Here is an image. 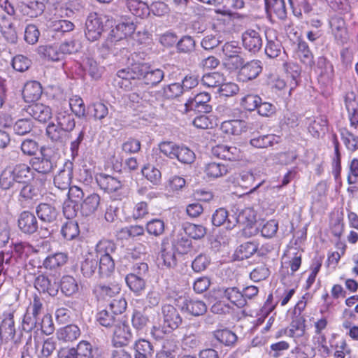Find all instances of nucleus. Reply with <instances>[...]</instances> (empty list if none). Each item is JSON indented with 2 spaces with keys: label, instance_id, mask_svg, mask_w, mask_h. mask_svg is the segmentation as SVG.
Returning a JSON list of instances; mask_svg holds the SVG:
<instances>
[{
  "label": "nucleus",
  "instance_id": "nucleus-1",
  "mask_svg": "<svg viewBox=\"0 0 358 358\" xmlns=\"http://www.w3.org/2000/svg\"><path fill=\"white\" fill-rule=\"evenodd\" d=\"M164 78V72L162 69H154L148 63L138 62L119 70L114 78L113 85L129 90L135 86H156Z\"/></svg>",
  "mask_w": 358,
  "mask_h": 358
},
{
  "label": "nucleus",
  "instance_id": "nucleus-2",
  "mask_svg": "<svg viewBox=\"0 0 358 358\" xmlns=\"http://www.w3.org/2000/svg\"><path fill=\"white\" fill-rule=\"evenodd\" d=\"M164 323L162 327H153L152 334L157 338H162L163 335L171 333L177 329L182 322V318L178 312L171 305H165L162 307Z\"/></svg>",
  "mask_w": 358,
  "mask_h": 358
},
{
  "label": "nucleus",
  "instance_id": "nucleus-3",
  "mask_svg": "<svg viewBox=\"0 0 358 358\" xmlns=\"http://www.w3.org/2000/svg\"><path fill=\"white\" fill-rule=\"evenodd\" d=\"M103 31V18L96 13H90L85 22V34L90 41L98 40Z\"/></svg>",
  "mask_w": 358,
  "mask_h": 358
},
{
  "label": "nucleus",
  "instance_id": "nucleus-4",
  "mask_svg": "<svg viewBox=\"0 0 358 358\" xmlns=\"http://www.w3.org/2000/svg\"><path fill=\"white\" fill-rule=\"evenodd\" d=\"M55 120L62 129L69 134L75 129L76 120L74 115L68 108L66 101L62 102L61 106L57 108L55 113Z\"/></svg>",
  "mask_w": 358,
  "mask_h": 358
},
{
  "label": "nucleus",
  "instance_id": "nucleus-5",
  "mask_svg": "<svg viewBox=\"0 0 358 358\" xmlns=\"http://www.w3.org/2000/svg\"><path fill=\"white\" fill-rule=\"evenodd\" d=\"M17 22L11 15H0V31L5 40L10 43H15L17 41Z\"/></svg>",
  "mask_w": 358,
  "mask_h": 358
},
{
  "label": "nucleus",
  "instance_id": "nucleus-6",
  "mask_svg": "<svg viewBox=\"0 0 358 358\" xmlns=\"http://www.w3.org/2000/svg\"><path fill=\"white\" fill-rule=\"evenodd\" d=\"M29 164L34 171L41 174V177L45 178L56 166V163L51 157L41 152V156L33 157L30 159Z\"/></svg>",
  "mask_w": 358,
  "mask_h": 358
},
{
  "label": "nucleus",
  "instance_id": "nucleus-7",
  "mask_svg": "<svg viewBox=\"0 0 358 358\" xmlns=\"http://www.w3.org/2000/svg\"><path fill=\"white\" fill-rule=\"evenodd\" d=\"M210 100V95L208 92L197 94L194 99L189 100L185 103L186 110H195L199 113H208L212 110L211 106L208 104Z\"/></svg>",
  "mask_w": 358,
  "mask_h": 358
},
{
  "label": "nucleus",
  "instance_id": "nucleus-8",
  "mask_svg": "<svg viewBox=\"0 0 358 358\" xmlns=\"http://www.w3.org/2000/svg\"><path fill=\"white\" fill-rule=\"evenodd\" d=\"M95 180L99 187L108 193L117 192L123 187L119 179L106 173L96 174Z\"/></svg>",
  "mask_w": 358,
  "mask_h": 358
},
{
  "label": "nucleus",
  "instance_id": "nucleus-9",
  "mask_svg": "<svg viewBox=\"0 0 358 358\" xmlns=\"http://www.w3.org/2000/svg\"><path fill=\"white\" fill-rule=\"evenodd\" d=\"M243 47L252 53L257 52L262 47V38L259 31L246 30L242 34Z\"/></svg>",
  "mask_w": 358,
  "mask_h": 358
},
{
  "label": "nucleus",
  "instance_id": "nucleus-10",
  "mask_svg": "<svg viewBox=\"0 0 358 358\" xmlns=\"http://www.w3.org/2000/svg\"><path fill=\"white\" fill-rule=\"evenodd\" d=\"M34 287L40 292L48 293L52 296H56L59 290V285L55 279L43 274L35 278Z\"/></svg>",
  "mask_w": 358,
  "mask_h": 358
},
{
  "label": "nucleus",
  "instance_id": "nucleus-11",
  "mask_svg": "<svg viewBox=\"0 0 358 358\" xmlns=\"http://www.w3.org/2000/svg\"><path fill=\"white\" fill-rule=\"evenodd\" d=\"M45 182L46 178L41 177V178H36L30 183L24 185L20 190V197L25 200L36 199L41 195Z\"/></svg>",
  "mask_w": 358,
  "mask_h": 358
},
{
  "label": "nucleus",
  "instance_id": "nucleus-12",
  "mask_svg": "<svg viewBox=\"0 0 358 358\" xmlns=\"http://www.w3.org/2000/svg\"><path fill=\"white\" fill-rule=\"evenodd\" d=\"M212 155L217 158L236 161L242 158V152L239 148L236 146H229L227 145H217L212 148Z\"/></svg>",
  "mask_w": 358,
  "mask_h": 358
},
{
  "label": "nucleus",
  "instance_id": "nucleus-13",
  "mask_svg": "<svg viewBox=\"0 0 358 358\" xmlns=\"http://www.w3.org/2000/svg\"><path fill=\"white\" fill-rule=\"evenodd\" d=\"M17 224L22 232L27 234H33L38 229V223L34 213L24 210L18 217Z\"/></svg>",
  "mask_w": 358,
  "mask_h": 358
},
{
  "label": "nucleus",
  "instance_id": "nucleus-14",
  "mask_svg": "<svg viewBox=\"0 0 358 358\" xmlns=\"http://www.w3.org/2000/svg\"><path fill=\"white\" fill-rule=\"evenodd\" d=\"M179 307L182 311L193 316L203 315L207 311V306L203 301L190 298L182 299Z\"/></svg>",
  "mask_w": 358,
  "mask_h": 358
},
{
  "label": "nucleus",
  "instance_id": "nucleus-15",
  "mask_svg": "<svg viewBox=\"0 0 358 358\" xmlns=\"http://www.w3.org/2000/svg\"><path fill=\"white\" fill-rule=\"evenodd\" d=\"M73 176V164L66 162L62 169H61L54 178V184L56 187L62 190H66L71 183Z\"/></svg>",
  "mask_w": 358,
  "mask_h": 358
},
{
  "label": "nucleus",
  "instance_id": "nucleus-16",
  "mask_svg": "<svg viewBox=\"0 0 358 358\" xmlns=\"http://www.w3.org/2000/svg\"><path fill=\"white\" fill-rule=\"evenodd\" d=\"M25 110L34 119L40 122H46L52 118L51 108L45 104L35 103L28 106Z\"/></svg>",
  "mask_w": 358,
  "mask_h": 358
},
{
  "label": "nucleus",
  "instance_id": "nucleus-17",
  "mask_svg": "<svg viewBox=\"0 0 358 358\" xmlns=\"http://www.w3.org/2000/svg\"><path fill=\"white\" fill-rule=\"evenodd\" d=\"M262 71V62L259 60H252L241 68L238 79L247 82L255 79Z\"/></svg>",
  "mask_w": 358,
  "mask_h": 358
},
{
  "label": "nucleus",
  "instance_id": "nucleus-18",
  "mask_svg": "<svg viewBox=\"0 0 358 358\" xmlns=\"http://www.w3.org/2000/svg\"><path fill=\"white\" fill-rule=\"evenodd\" d=\"M35 351L38 358H48L56 348V341L53 338L41 340L34 336Z\"/></svg>",
  "mask_w": 358,
  "mask_h": 358
},
{
  "label": "nucleus",
  "instance_id": "nucleus-19",
  "mask_svg": "<svg viewBox=\"0 0 358 358\" xmlns=\"http://www.w3.org/2000/svg\"><path fill=\"white\" fill-rule=\"evenodd\" d=\"M36 213L41 221L46 224L55 222L58 215L57 209L52 205L45 203H40L36 207Z\"/></svg>",
  "mask_w": 358,
  "mask_h": 358
},
{
  "label": "nucleus",
  "instance_id": "nucleus-20",
  "mask_svg": "<svg viewBox=\"0 0 358 358\" xmlns=\"http://www.w3.org/2000/svg\"><path fill=\"white\" fill-rule=\"evenodd\" d=\"M266 13L270 16L284 20L287 17V10L284 0H264Z\"/></svg>",
  "mask_w": 358,
  "mask_h": 358
},
{
  "label": "nucleus",
  "instance_id": "nucleus-21",
  "mask_svg": "<svg viewBox=\"0 0 358 358\" xmlns=\"http://www.w3.org/2000/svg\"><path fill=\"white\" fill-rule=\"evenodd\" d=\"M69 133L57 124L51 122L46 127V135L53 143L63 144L69 139Z\"/></svg>",
  "mask_w": 358,
  "mask_h": 358
},
{
  "label": "nucleus",
  "instance_id": "nucleus-22",
  "mask_svg": "<svg viewBox=\"0 0 358 358\" xmlns=\"http://www.w3.org/2000/svg\"><path fill=\"white\" fill-rule=\"evenodd\" d=\"M220 292H222L223 297L238 308L244 307L247 303L242 292L236 287H223L220 289Z\"/></svg>",
  "mask_w": 358,
  "mask_h": 358
},
{
  "label": "nucleus",
  "instance_id": "nucleus-23",
  "mask_svg": "<svg viewBox=\"0 0 358 358\" xmlns=\"http://www.w3.org/2000/svg\"><path fill=\"white\" fill-rule=\"evenodd\" d=\"M101 198L98 194L92 193L87 195L80 205V212L83 216L93 215L100 205Z\"/></svg>",
  "mask_w": 358,
  "mask_h": 358
},
{
  "label": "nucleus",
  "instance_id": "nucleus-24",
  "mask_svg": "<svg viewBox=\"0 0 358 358\" xmlns=\"http://www.w3.org/2000/svg\"><path fill=\"white\" fill-rule=\"evenodd\" d=\"M13 173L15 175L17 182H26L31 179L34 180L36 178H41L36 176L34 171L26 164H18L13 169Z\"/></svg>",
  "mask_w": 358,
  "mask_h": 358
},
{
  "label": "nucleus",
  "instance_id": "nucleus-25",
  "mask_svg": "<svg viewBox=\"0 0 358 358\" xmlns=\"http://www.w3.org/2000/svg\"><path fill=\"white\" fill-rule=\"evenodd\" d=\"M113 327L115 341L121 345H127L132 338V334L129 325L125 322H121L118 320Z\"/></svg>",
  "mask_w": 358,
  "mask_h": 358
},
{
  "label": "nucleus",
  "instance_id": "nucleus-26",
  "mask_svg": "<svg viewBox=\"0 0 358 358\" xmlns=\"http://www.w3.org/2000/svg\"><path fill=\"white\" fill-rule=\"evenodd\" d=\"M42 94V87L37 81L27 82L22 90V96L26 102H34Z\"/></svg>",
  "mask_w": 358,
  "mask_h": 358
},
{
  "label": "nucleus",
  "instance_id": "nucleus-27",
  "mask_svg": "<svg viewBox=\"0 0 358 358\" xmlns=\"http://www.w3.org/2000/svg\"><path fill=\"white\" fill-rule=\"evenodd\" d=\"M0 335L6 339H13L15 335L13 313H6L0 325Z\"/></svg>",
  "mask_w": 358,
  "mask_h": 358
},
{
  "label": "nucleus",
  "instance_id": "nucleus-28",
  "mask_svg": "<svg viewBox=\"0 0 358 358\" xmlns=\"http://www.w3.org/2000/svg\"><path fill=\"white\" fill-rule=\"evenodd\" d=\"M233 220H229L228 227L233 229L237 224H248L252 223L255 219L254 212L251 208H247L241 210L237 215H232Z\"/></svg>",
  "mask_w": 358,
  "mask_h": 358
},
{
  "label": "nucleus",
  "instance_id": "nucleus-29",
  "mask_svg": "<svg viewBox=\"0 0 358 358\" xmlns=\"http://www.w3.org/2000/svg\"><path fill=\"white\" fill-rule=\"evenodd\" d=\"M245 123L243 120H231L224 121L221 124L223 132L232 135H241L245 133Z\"/></svg>",
  "mask_w": 358,
  "mask_h": 358
},
{
  "label": "nucleus",
  "instance_id": "nucleus-30",
  "mask_svg": "<svg viewBox=\"0 0 358 358\" xmlns=\"http://www.w3.org/2000/svg\"><path fill=\"white\" fill-rule=\"evenodd\" d=\"M213 337L225 346H234L238 339L236 334L229 329H218L213 332Z\"/></svg>",
  "mask_w": 358,
  "mask_h": 358
},
{
  "label": "nucleus",
  "instance_id": "nucleus-31",
  "mask_svg": "<svg viewBox=\"0 0 358 358\" xmlns=\"http://www.w3.org/2000/svg\"><path fill=\"white\" fill-rule=\"evenodd\" d=\"M80 335V331L78 326L74 324L67 325L59 329L57 332L59 340L68 342L76 340Z\"/></svg>",
  "mask_w": 358,
  "mask_h": 358
},
{
  "label": "nucleus",
  "instance_id": "nucleus-32",
  "mask_svg": "<svg viewBox=\"0 0 358 358\" xmlns=\"http://www.w3.org/2000/svg\"><path fill=\"white\" fill-rule=\"evenodd\" d=\"M116 245L110 240H101L96 245V257H113Z\"/></svg>",
  "mask_w": 358,
  "mask_h": 358
},
{
  "label": "nucleus",
  "instance_id": "nucleus-33",
  "mask_svg": "<svg viewBox=\"0 0 358 358\" xmlns=\"http://www.w3.org/2000/svg\"><path fill=\"white\" fill-rule=\"evenodd\" d=\"M128 10L135 16L144 17L149 15L150 10L148 6L140 0H127L126 2Z\"/></svg>",
  "mask_w": 358,
  "mask_h": 358
},
{
  "label": "nucleus",
  "instance_id": "nucleus-34",
  "mask_svg": "<svg viewBox=\"0 0 358 358\" xmlns=\"http://www.w3.org/2000/svg\"><path fill=\"white\" fill-rule=\"evenodd\" d=\"M68 258L66 252H56L47 257L43 265L46 268L55 269L64 266L67 262Z\"/></svg>",
  "mask_w": 358,
  "mask_h": 358
},
{
  "label": "nucleus",
  "instance_id": "nucleus-35",
  "mask_svg": "<svg viewBox=\"0 0 358 358\" xmlns=\"http://www.w3.org/2000/svg\"><path fill=\"white\" fill-rule=\"evenodd\" d=\"M68 108L76 117L83 118L87 116V112L83 100L79 96H73L67 102Z\"/></svg>",
  "mask_w": 358,
  "mask_h": 358
},
{
  "label": "nucleus",
  "instance_id": "nucleus-36",
  "mask_svg": "<svg viewBox=\"0 0 358 358\" xmlns=\"http://www.w3.org/2000/svg\"><path fill=\"white\" fill-rule=\"evenodd\" d=\"M98 269V259L92 255H88L81 262L80 270L85 278H91Z\"/></svg>",
  "mask_w": 358,
  "mask_h": 358
},
{
  "label": "nucleus",
  "instance_id": "nucleus-37",
  "mask_svg": "<svg viewBox=\"0 0 358 358\" xmlns=\"http://www.w3.org/2000/svg\"><path fill=\"white\" fill-rule=\"evenodd\" d=\"M38 53L44 58L51 61H59L63 59L59 48L57 45H41L38 48Z\"/></svg>",
  "mask_w": 358,
  "mask_h": 358
},
{
  "label": "nucleus",
  "instance_id": "nucleus-38",
  "mask_svg": "<svg viewBox=\"0 0 358 358\" xmlns=\"http://www.w3.org/2000/svg\"><path fill=\"white\" fill-rule=\"evenodd\" d=\"M228 167L222 163L210 162L206 165L205 173L213 178H217L226 175L228 173Z\"/></svg>",
  "mask_w": 358,
  "mask_h": 358
},
{
  "label": "nucleus",
  "instance_id": "nucleus-39",
  "mask_svg": "<svg viewBox=\"0 0 358 358\" xmlns=\"http://www.w3.org/2000/svg\"><path fill=\"white\" fill-rule=\"evenodd\" d=\"M149 322V317L145 310H134L131 316V324L136 331H143Z\"/></svg>",
  "mask_w": 358,
  "mask_h": 358
},
{
  "label": "nucleus",
  "instance_id": "nucleus-40",
  "mask_svg": "<svg viewBox=\"0 0 358 358\" xmlns=\"http://www.w3.org/2000/svg\"><path fill=\"white\" fill-rule=\"evenodd\" d=\"M125 281L129 289L137 294H139L145 287V278L135 275V274H127Z\"/></svg>",
  "mask_w": 358,
  "mask_h": 358
},
{
  "label": "nucleus",
  "instance_id": "nucleus-41",
  "mask_svg": "<svg viewBox=\"0 0 358 358\" xmlns=\"http://www.w3.org/2000/svg\"><path fill=\"white\" fill-rule=\"evenodd\" d=\"M225 81L224 76L220 72H213L203 76L201 83L208 87H220Z\"/></svg>",
  "mask_w": 358,
  "mask_h": 358
},
{
  "label": "nucleus",
  "instance_id": "nucleus-42",
  "mask_svg": "<svg viewBox=\"0 0 358 358\" xmlns=\"http://www.w3.org/2000/svg\"><path fill=\"white\" fill-rule=\"evenodd\" d=\"M284 69L292 79L290 83V90H293L298 85V80L301 75V67L296 63L288 62L284 64Z\"/></svg>",
  "mask_w": 358,
  "mask_h": 358
},
{
  "label": "nucleus",
  "instance_id": "nucleus-43",
  "mask_svg": "<svg viewBox=\"0 0 358 358\" xmlns=\"http://www.w3.org/2000/svg\"><path fill=\"white\" fill-rule=\"evenodd\" d=\"M80 233L79 227L77 222L68 220L64 223L61 229V234L64 238L71 241L76 238Z\"/></svg>",
  "mask_w": 358,
  "mask_h": 358
},
{
  "label": "nucleus",
  "instance_id": "nucleus-44",
  "mask_svg": "<svg viewBox=\"0 0 358 358\" xmlns=\"http://www.w3.org/2000/svg\"><path fill=\"white\" fill-rule=\"evenodd\" d=\"M62 292L66 296H71L78 291V285L74 278L70 275L62 277L60 282Z\"/></svg>",
  "mask_w": 358,
  "mask_h": 358
},
{
  "label": "nucleus",
  "instance_id": "nucleus-45",
  "mask_svg": "<svg viewBox=\"0 0 358 358\" xmlns=\"http://www.w3.org/2000/svg\"><path fill=\"white\" fill-rule=\"evenodd\" d=\"M160 259L162 260L164 265L168 268H172L176 265L173 248L164 243L162 245Z\"/></svg>",
  "mask_w": 358,
  "mask_h": 358
},
{
  "label": "nucleus",
  "instance_id": "nucleus-46",
  "mask_svg": "<svg viewBox=\"0 0 358 358\" xmlns=\"http://www.w3.org/2000/svg\"><path fill=\"white\" fill-rule=\"evenodd\" d=\"M96 320L101 326L113 327L118 322L119 317H117L108 309H105L97 313Z\"/></svg>",
  "mask_w": 358,
  "mask_h": 358
},
{
  "label": "nucleus",
  "instance_id": "nucleus-47",
  "mask_svg": "<svg viewBox=\"0 0 358 358\" xmlns=\"http://www.w3.org/2000/svg\"><path fill=\"white\" fill-rule=\"evenodd\" d=\"M233 220L232 215H229L228 211L223 208L217 209L212 215V224L215 227H220L225 224V227L228 229L229 220Z\"/></svg>",
  "mask_w": 358,
  "mask_h": 358
},
{
  "label": "nucleus",
  "instance_id": "nucleus-48",
  "mask_svg": "<svg viewBox=\"0 0 358 358\" xmlns=\"http://www.w3.org/2000/svg\"><path fill=\"white\" fill-rule=\"evenodd\" d=\"M297 55L300 60L306 65L309 66L313 65V55L305 41L299 42Z\"/></svg>",
  "mask_w": 358,
  "mask_h": 358
},
{
  "label": "nucleus",
  "instance_id": "nucleus-49",
  "mask_svg": "<svg viewBox=\"0 0 358 358\" xmlns=\"http://www.w3.org/2000/svg\"><path fill=\"white\" fill-rule=\"evenodd\" d=\"M277 138H278V137L273 134L263 135L252 138L250 140V144L257 148H264L272 146L274 143H277Z\"/></svg>",
  "mask_w": 358,
  "mask_h": 358
},
{
  "label": "nucleus",
  "instance_id": "nucleus-50",
  "mask_svg": "<svg viewBox=\"0 0 358 358\" xmlns=\"http://www.w3.org/2000/svg\"><path fill=\"white\" fill-rule=\"evenodd\" d=\"M143 176L155 185H157L161 182L162 174L159 169L152 165L145 166L142 169Z\"/></svg>",
  "mask_w": 358,
  "mask_h": 358
},
{
  "label": "nucleus",
  "instance_id": "nucleus-51",
  "mask_svg": "<svg viewBox=\"0 0 358 358\" xmlns=\"http://www.w3.org/2000/svg\"><path fill=\"white\" fill-rule=\"evenodd\" d=\"M94 291L103 299H106L119 294L120 287L118 285H99L95 287Z\"/></svg>",
  "mask_w": 358,
  "mask_h": 358
},
{
  "label": "nucleus",
  "instance_id": "nucleus-52",
  "mask_svg": "<svg viewBox=\"0 0 358 358\" xmlns=\"http://www.w3.org/2000/svg\"><path fill=\"white\" fill-rule=\"evenodd\" d=\"M99 264L98 273L102 276H108L115 269L113 257H97Z\"/></svg>",
  "mask_w": 358,
  "mask_h": 358
},
{
  "label": "nucleus",
  "instance_id": "nucleus-53",
  "mask_svg": "<svg viewBox=\"0 0 358 358\" xmlns=\"http://www.w3.org/2000/svg\"><path fill=\"white\" fill-rule=\"evenodd\" d=\"M143 86H135L133 90H129L131 91L129 94V99L134 103L146 102L149 100L150 94L148 92L143 90Z\"/></svg>",
  "mask_w": 358,
  "mask_h": 358
},
{
  "label": "nucleus",
  "instance_id": "nucleus-54",
  "mask_svg": "<svg viewBox=\"0 0 358 358\" xmlns=\"http://www.w3.org/2000/svg\"><path fill=\"white\" fill-rule=\"evenodd\" d=\"M262 99L253 94H248L243 96L241 99L240 103L241 106L248 111H253L257 108L259 103H261Z\"/></svg>",
  "mask_w": 358,
  "mask_h": 358
},
{
  "label": "nucleus",
  "instance_id": "nucleus-55",
  "mask_svg": "<svg viewBox=\"0 0 358 358\" xmlns=\"http://www.w3.org/2000/svg\"><path fill=\"white\" fill-rule=\"evenodd\" d=\"M175 159L182 164H190L194 162L195 154L189 148L185 145H179Z\"/></svg>",
  "mask_w": 358,
  "mask_h": 358
},
{
  "label": "nucleus",
  "instance_id": "nucleus-56",
  "mask_svg": "<svg viewBox=\"0 0 358 358\" xmlns=\"http://www.w3.org/2000/svg\"><path fill=\"white\" fill-rule=\"evenodd\" d=\"M17 180L15 175L13 173V169H5L0 175V187L3 189H8L13 187Z\"/></svg>",
  "mask_w": 358,
  "mask_h": 358
},
{
  "label": "nucleus",
  "instance_id": "nucleus-57",
  "mask_svg": "<svg viewBox=\"0 0 358 358\" xmlns=\"http://www.w3.org/2000/svg\"><path fill=\"white\" fill-rule=\"evenodd\" d=\"M305 319L303 317H297L291 322L288 335L291 337L302 336L305 332Z\"/></svg>",
  "mask_w": 358,
  "mask_h": 358
},
{
  "label": "nucleus",
  "instance_id": "nucleus-58",
  "mask_svg": "<svg viewBox=\"0 0 358 358\" xmlns=\"http://www.w3.org/2000/svg\"><path fill=\"white\" fill-rule=\"evenodd\" d=\"M127 305L126 300L122 296H118L110 301L108 309L117 317V315L126 310Z\"/></svg>",
  "mask_w": 358,
  "mask_h": 358
},
{
  "label": "nucleus",
  "instance_id": "nucleus-59",
  "mask_svg": "<svg viewBox=\"0 0 358 358\" xmlns=\"http://www.w3.org/2000/svg\"><path fill=\"white\" fill-rule=\"evenodd\" d=\"M159 149L162 153L169 159H175L179 145L172 141H163L159 144Z\"/></svg>",
  "mask_w": 358,
  "mask_h": 358
},
{
  "label": "nucleus",
  "instance_id": "nucleus-60",
  "mask_svg": "<svg viewBox=\"0 0 358 358\" xmlns=\"http://www.w3.org/2000/svg\"><path fill=\"white\" fill-rule=\"evenodd\" d=\"M89 113L96 120H102L108 114V107L102 103H95L88 107Z\"/></svg>",
  "mask_w": 358,
  "mask_h": 358
},
{
  "label": "nucleus",
  "instance_id": "nucleus-61",
  "mask_svg": "<svg viewBox=\"0 0 358 358\" xmlns=\"http://www.w3.org/2000/svg\"><path fill=\"white\" fill-rule=\"evenodd\" d=\"M164 222L160 219H153L146 224V230L148 234L159 236L164 231Z\"/></svg>",
  "mask_w": 358,
  "mask_h": 358
},
{
  "label": "nucleus",
  "instance_id": "nucleus-62",
  "mask_svg": "<svg viewBox=\"0 0 358 358\" xmlns=\"http://www.w3.org/2000/svg\"><path fill=\"white\" fill-rule=\"evenodd\" d=\"M31 129L32 123L28 119L19 120L13 125L14 132L20 136H23L29 133Z\"/></svg>",
  "mask_w": 358,
  "mask_h": 358
},
{
  "label": "nucleus",
  "instance_id": "nucleus-63",
  "mask_svg": "<svg viewBox=\"0 0 358 358\" xmlns=\"http://www.w3.org/2000/svg\"><path fill=\"white\" fill-rule=\"evenodd\" d=\"M185 232L194 239H200L206 235V229L202 225L189 224L185 227Z\"/></svg>",
  "mask_w": 358,
  "mask_h": 358
},
{
  "label": "nucleus",
  "instance_id": "nucleus-64",
  "mask_svg": "<svg viewBox=\"0 0 358 358\" xmlns=\"http://www.w3.org/2000/svg\"><path fill=\"white\" fill-rule=\"evenodd\" d=\"M75 350L77 358H93L92 345L87 341L80 342Z\"/></svg>",
  "mask_w": 358,
  "mask_h": 358
}]
</instances>
